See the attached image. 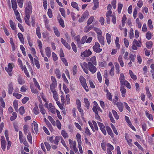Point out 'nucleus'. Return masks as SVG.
Here are the masks:
<instances>
[{
	"instance_id": "obj_1",
	"label": "nucleus",
	"mask_w": 154,
	"mask_h": 154,
	"mask_svg": "<svg viewBox=\"0 0 154 154\" xmlns=\"http://www.w3.org/2000/svg\"><path fill=\"white\" fill-rule=\"evenodd\" d=\"M80 65L83 71L86 74H88V69L92 73H95L97 71V68L94 65L91 64V63L88 62L87 63L84 62L82 63H81Z\"/></svg>"
},
{
	"instance_id": "obj_2",
	"label": "nucleus",
	"mask_w": 154,
	"mask_h": 154,
	"mask_svg": "<svg viewBox=\"0 0 154 154\" xmlns=\"http://www.w3.org/2000/svg\"><path fill=\"white\" fill-rule=\"evenodd\" d=\"M32 7L31 4L30 3H28L26 6L25 12L26 14V17L24 18L25 21L26 23L28 25H30L29 19L30 18V14L31 11Z\"/></svg>"
},
{
	"instance_id": "obj_3",
	"label": "nucleus",
	"mask_w": 154,
	"mask_h": 154,
	"mask_svg": "<svg viewBox=\"0 0 154 154\" xmlns=\"http://www.w3.org/2000/svg\"><path fill=\"white\" fill-rule=\"evenodd\" d=\"M79 80L82 86L86 92H88L89 91V89L85 79L82 76H81L79 78Z\"/></svg>"
},
{
	"instance_id": "obj_4",
	"label": "nucleus",
	"mask_w": 154,
	"mask_h": 154,
	"mask_svg": "<svg viewBox=\"0 0 154 154\" xmlns=\"http://www.w3.org/2000/svg\"><path fill=\"white\" fill-rule=\"evenodd\" d=\"M14 66L13 63H9L7 67H5L6 71L8 73L9 75H11V72L13 70V68Z\"/></svg>"
},
{
	"instance_id": "obj_5",
	"label": "nucleus",
	"mask_w": 154,
	"mask_h": 154,
	"mask_svg": "<svg viewBox=\"0 0 154 154\" xmlns=\"http://www.w3.org/2000/svg\"><path fill=\"white\" fill-rule=\"evenodd\" d=\"M88 124L91 128L93 132H95V130L96 131L98 130V128L96 122L94 121H93L92 122L90 121H88Z\"/></svg>"
},
{
	"instance_id": "obj_6",
	"label": "nucleus",
	"mask_w": 154,
	"mask_h": 154,
	"mask_svg": "<svg viewBox=\"0 0 154 154\" xmlns=\"http://www.w3.org/2000/svg\"><path fill=\"white\" fill-rule=\"evenodd\" d=\"M92 54V52L89 49L85 50L81 54V57L82 58H84L85 57H88Z\"/></svg>"
},
{
	"instance_id": "obj_7",
	"label": "nucleus",
	"mask_w": 154,
	"mask_h": 154,
	"mask_svg": "<svg viewBox=\"0 0 154 154\" xmlns=\"http://www.w3.org/2000/svg\"><path fill=\"white\" fill-rule=\"evenodd\" d=\"M38 125L37 123L34 121L32 123V132L37 134L38 132Z\"/></svg>"
},
{
	"instance_id": "obj_8",
	"label": "nucleus",
	"mask_w": 154,
	"mask_h": 154,
	"mask_svg": "<svg viewBox=\"0 0 154 154\" xmlns=\"http://www.w3.org/2000/svg\"><path fill=\"white\" fill-rule=\"evenodd\" d=\"M100 47L99 44L98 42H96L94 45L93 46V48L95 52L97 53H99L102 51V49L100 48Z\"/></svg>"
},
{
	"instance_id": "obj_9",
	"label": "nucleus",
	"mask_w": 154,
	"mask_h": 154,
	"mask_svg": "<svg viewBox=\"0 0 154 154\" xmlns=\"http://www.w3.org/2000/svg\"><path fill=\"white\" fill-rule=\"evenodd\" d=\"M89 15V13L88 11L84 12L82 14L81 18L79 19V22H82L85 19L88 18Z\"/></svg>"
},
{
	"instance_id": "obj_10",
	"label": "nucleus",
	"mask_w": 154,
	"mask_h": 154,
	"mask_svg": "<svg viewBox=\"0 0 154 154\" xmlns=\"http://www.w3.org/2000/svg\"><path fill=\"white\" fill-rule=\"evenodd\" d=\"M37 43L38 47L40 49V51L41 53V54L42 57H44L45 56V54L44 53L42 49V44L41 41L40 40H38Z\"/></svg>"
},
{
	"instance_id": "obj_11",
	"label": "nucleus",
	"mask_w": 154,
	"mask_h": 154,
	"mask_svg": "<svg viewBox=\"0 0 154 154\" xmlns=\"http://www.w3.org/2000/svg\"><path fill=\"white\" fill-rule=\"evenodd\" d=\"M48 109L52 113L55 114L56 113V109L54 106L51 103H49V107L48 108Z\"/></svg>"
},
{
	"instance_id": "obj_12",
	"label": "nucleus",
	"mask_w": 154,
	"mask_h": 154,
	"mask_svg": "<svg viewBox=\"0 0 154 154\" xmlns=\"http://www.w3.org/2000/svg\"><path fill=\"white\" fill-rule=\"evenodd\" d=\"M39 107L41 113L43 115L44 117H45V114H46L47 112L43 106L41 104H39Z\"/></svg>"
},
{
	"instance_id": "obj_13",
	"label": "nucleus",
	"mask_w": 154,
	"mask_h": 154,
	"mask_svg": "<svg viewBox=\"0 0 154 154\" xmlns=\"http://www.w3.org/2000/svg\"><path fill=\"white\" fill-rule=\"evenodd\" d=\"M120 91L121 93V95L123 97H125L126 96V90L123 86H121L120 88Z\"/></svg>"
},
{
	"instance_id": "obj_14",
	"label": "nucleus",
	"mask_w": 154,
	"mask_h": 154,
	"mask_svg": "<svg viewBox=\"0 0 154 154\" xmlns=\"http://www.w3.org/2000/svg\"><path fill=\"white\" fill-rule=\"evenodd\" d=\"M121 86H122L124 85H125L126 87L129 89L131 88V86L130 84L126 80H125L122 82H120Z\"/></svg>"
},
{
	"instance_id": "obj_15",
	"label": "nucleus",
	"mask_w": 154,
	"mask_h": 154,
	"mask_svg": "<svg viewBox=\"0 0 154 154\" xmlns=\"http://www.w3.org/2000/svg\"><path fill=\"white\" fill-rule=\"evenodd\" d=\"M61 41L63 45L68 49H70L71 48L70 45L67 43L65 40L63 38H61Z\"/></svg>"
},
{
	"instance_id": "obj_16",
	"label": "nucleus",
	"mask_w": 154,
	"mask_h": 154,
	"mask_svg": "<svg viewBox=\"0 0 154 154\" xmlns=\"http://www.w3.org/2000/svg\"><path fill=\"white\" fill-rule=\"evenodd\" d=\"M88 62L91 63V64L96 66L97 65V61L96 57L95 56H94L91 57L90 60Z\"/></svg>"
},
{
	"instance_id": "obj_17",
	"label": "nucleus",
	"mask_w": 154,
	"mask_h": 154,
	"mask_svg": "<svg viewBox=\"0 0 154 154\" xmlns=\"http://www.w3.org/2000/svg\"><path fill=\"white\" fill-rule=\"evenodd\" d=\"M122 57V55H119L118 58V60L119 62L120 66L122 67H123L124 66V63L123 61Z\"/></svg>"
},
{
	"instance_id": "obj_18",
	"label": "nucleus",
	"mask_w": 154,
	"mask_h": 154,
	"mask_svg": "<svg viewBox=\"0 0 154 154\" xmlns=\"http://www.w3.org/2000/svg\"><path fill=\"white\" fill-rule=\"evenodd\" d=\"M105 91L106 92V96L107 98L110 101H112V96L111 93L108 89H106Z\"/></svg>"
},
{
	"instance_id": "obj_19",
	"label": "nucleus",
	"mask_w": 154,
	"mask_h": 154,
	"mask_svg": "<svg viewBox=\"0 0 154 154\" xmlns=\"http://www.w3.org/2000/svg\"><path fill=\"white\" fill-rule=\"evenodd\" d=\"M45 52L46 56L48 57H49L51 54V49L50 48L48 47H46L45 48Z\"/></svg>"
},
{
	"instance_id": "obj_20",
	"label": "nucleus",
	"mask_w": 154,
	"mask_h": 154,
	"mask_svg": "<svg viewBox=\"0 0 154 154\" xmlns=\"http://www.w3.org/2000/svg\"><path fill=\"white\" fill-rule=\"evenodd\" d=\"M8 93L9 94H12L13 91V88L12 84V83H10L8 86Z\"/></svg>"
},
{
	"instance_id": "obj_21",
	"label": "nucleus",
	"mask_w": 154,
	"mask_h": 154,
	"mask_svg": "<svg viewBox=\"0 0 154 154\" xmlns=\"http://www.w3.org/2000/svg\"><path fill=\"white\" fill-rule=\"evenodd\" d=\"M17 36L21 42L23 44H24V41L23 34L21 33H18Z\"/></svg>"
},
{
	"instance_id": "obj_22",
	"label": "nucleus",
	"mask_w": 154,
	"mask_h": 154,
	"mask_svg": "<svg viewBox=\"0 0 154 154\" xmlns=\"http://www.w3.org/2000/svg\"><path fill=\"white\" fill-rule=\"evenodd\" d=\"M106 39L108 44H110L112 41L111 36L110 34L107 33L106 35Z\"/></svg>"
},
{
	"instance_id": "obj_23",
	"label": "nucleus",
	"mask_w": 154,
	"mask_h": 154,
	"mask_svg": "<svg viewBox=\"0 0 154 154\" xmlns=\"http://www.w3.org/2000/svg\"><path fill=\"white\" fill-rule=\"evenodd\" d=\"M87 38V36L86 35H85L83 36L81 40L79 42V47H80L81 46V45H83L84 44V43L86 42V40Z\"/></svg>"
},
{
	"instance_id": "obj_24",
	"label": "nucleus",
	"mask_w": 154,
	"mask_h": 154,
	"mask_svg": "<svg viewBox=\"0 0 154 154\" xmlns=\"http://www.w3.org/2000/svg\"><path fill=\"white\" fill-rule=\"evenodd\" d=\"M21 68L22 70L23 71H24L25 73L27 76L28 77H29V72L27 70V69L26 68V66L25 65L24 66H22L20 67Z\"/></svg>"
},
{
	"instance_id": "obj_25",
	"label": "nucleus",
	"mask_w": 154,
	"mask_h": 154,
	"mask_svg": "<svg viewBox=\"0 0 154 154\" xmlns=\"http://www.w3.org/2000/svg\"><path fill=\"white\" fill-rule=\"evenodd\" d=\"M116 105L120 111L122 112L123 109V103L122 102H119L117 103Z\"/></svg>"
},
{
	"instance_id": "obj_26",
	"label": "nucleus",
	"mask_w": 154,
	"mask_h": 154,
	"mask_svg": "<svg viewBox=\"0 0 154 154\" xmlns=\"http://www.w3.org/2000/svg\"><path fill=\"white\" fill-rule=\"evenodd\" d=\"M97 38L99 42L101 45H104V37L102 35H100L97 36Z\"/></svg>"
},
{
	"instance_id": "obj_27",
	"label": "nucleus",
	"mask_w": 154,
	"mask_h": 154,
	"mask_svg": "<svg viewBox=\"0 0 154 154\" xmlns=\"http://www.w3.org/2000/svg\"><path fill=\"white\" fill-rule=\"evenodd\" d=\"M11 2L13 10L17 9V5L16 0H11Z\"/></svg>"
},
{
	"instance_id": "obj_28",
	"label": "nucleus",
	"mask_w": 154,
	"mask_h": 154,
	"mask_svg": "<svg viewBox=\"0 0 154 154\" xmlns=\"http://www.w3.org/2000/svg\"><path fill=\"white\" fill-rule=\"evenodd\" d=\"M125 137L126 140L127 141V142L128 143V144L131 146L132 145V140L131 139H129L128 138V136L127 134H125Z\"/></svg>"
},
{
	"instance_id": "obj_29",
	"label": "nucleus",
	"mask_w": 154,
	"mask_h": 154,
	"mask_svg": "<svg viewBox=\"0 0 154 154\" xmlns=\"http://www.w3.org/2000/svg\"><path fill=\"white\" fill-rule=\"evenodd\" d=\"M71 5L73 8L77 9L78 11L79 10L78 4L75 2H71Z\"/></svg>"
},
{
	"instance_id": "obj_30",
	"label": "nucleus",
	"mask_w": 154,
	"mask_h": 154,
	"mask_svg": "<svg viewBox=\"0 0 154 154\" xmlns=\"http://www.w3.org/2000/svg\"><path fill=\"white\" fill-rule=\"evenodd\" d=\"M133 43L138 47H140L142 45V43L141 41H137L135 39H134L133 41Z\"/></svg>"
},
{
	"instance_id": "obj_31",
	"label": "nucleus",
	"mask_w": 154,
	"mask_h": 154,
	"mask_svg": "<svg viewBox=\"0 0 154 154\" xmlns=\"http://www.w3.org/2000/svg\"><path fill=\"white\" fill-rule=\"evenodd\" d=\"M129 73L131 77L134 80H135L137 79V77L134 74L131 70H129Z\"/></svg>"
},
{
	"instance_id": "obj_32",
	"label": "nucleus",
	"mask_w": 154,
	"mask_h": 154,
	"mask_svg": "<svg viewBox=\"0 0 154 154\" xmlns=\"http://www.w3.org/2000/svg\"><path fill=\"white\" fill-rule=\"evenodd\" d=\"M106 129L108 134L112 137H113V134L111 128L108 126H107L106 127Z\"/></svg>"
},
{
	"instance_id": "obj_33",
	"label": "nucleus",
	"mask_w": 154,
	"mask_h": 154,
	"mask_svg": "<svg viewBox=\"0 0 154 154\" xmlns=\"http://www.w3.org/2000/svg\"><path fill=\"white\" fill-rule=\"evenodd\" d=\"M94 6L93 7V9L94 10H96L98 7L99 2L98 0H93Z\"/></svg>"
},
{
	"instance_id": "obj_34",
	"label": "nucleus",
	"mask_w": 154,
	"mask_h": 154,
	"mask_svg": "<svg viewBox=\"0 0 154 154\" xmlns=\"http://www.w3.org/2000/svg\"><path fill=\"white\" fill-rule=\"evenodd\" d=\"M94 29L97 34V36L102 35V32L100 29L97 28H94Z\"/></svg>"
},
{
	"instance_id": "obj_35",
	"label": "nucleus",
	"mask_w": 154,
	"mask_h": 154,
	"mask_svg": "<svg viewBox=\"0 0 154 154\" xmlns=\"http://www.w3.org/2000/svg\"><path fill=\"white\" fill-rule=\"evenodd\" d=\"M84 101L85 104V106L88 109H89L90 106V103L88 99L84 98Z\"/></svg>"
},
{
	"instance_id": "obj_36",
	"label": "nucleus",
	"mask_w": 154,
	"mask_h": 154,
	"mask_svg": "<svg viewBox=\"0 0 154 154\" xmlns=\"http://www.w3.org/2000/svg\"><path fill=\"white\" fill-rule=\"evenodd\" d=\"M9 23L11 28L13 30H15L16 29L15 23L13 22L12 20H10Z\"/></svg>"
},
{
	"instance_id": "obj_37",
	"label": "nucleus",
	"mask_w": 154,
	"mask_h": 154,
	"mask_svg": "<svg viewBox=\"0 0 154 154\" xmlns=\"http://www.w3.org/2000/svg\"><path fill=\"white\" fill-rule=\"evenodd\" d=\"M55 73L56 74L57 78L60 79L61 77L60 72V70L58 69H56L55 70Z\"/></svg>"
},
{
	"instance_id": "obj_38",
	"label": "nucleus",
	"mask_w": 154,
	"mask_h": 154,
	"mask_svg": "<svg viewBox=\"0 0 154 154\" xmlns=\"http://www.w3.org/2000/svg\"><path fill=\"white\" fill-rule=\"evenodd\" d=\"M145 114L146 117L150 120H153V118L152 115V114H149L148 111H146L145 112Z\"/></svg>"
},
{
	"instance_id": "obj_39",
	"label": "nucleus",
	"mask_w": 154,
	"mask_h": 154,
	"mask_svg": "<svg viewBox=\"0 0 154 154\" xmlns=\"http://www.w3.org/2000/svg\"><path fill=\"white\" fill-rule=\"evenodd\" d=\"M36 34L38 37L39 38H40L41 37V34L40 32V28L38 27H37L36 28Z\"/></svg>"
},
{
	"instance_id": "obj_40",
	"label": "nucleus",
	"mask_w": 154,
	"mask_h": 154,
	"mask_svg": "<svg viewBox=\"0 0 154 154\" xmlns=\"http://www.w3.org/2000/svg\"><path fill=\"white\" fill-rule=\"evenodd\" d=\"M107 151H112L114 149V147L112 145L109 143H108L107 144Z\"/></svg>"
},
{
	"instance_id": "obj_41",
	"label": "nucleus",
	"mask_w": 154,
	"mask_h": 154,
	"mask_svg": "<svg viewBox=\"0 0 154 154\" xmlns=\"http://www.w3.org/2000/svg\"><path fill=\"white\" fill-rule=\"evenodd\" d=\"M77 140L78 143H82V141L81 139V136L79 133H77L76 135Z\"/></svg>"
},
{
	"instance_id": "obj_42",
	"label": "nucleus",
	"mask_w": 154,
	"mask_h": 154,
	"mask_svg": "<svg viewBox=\"0 0 154 154\" xmlns=\"http://www.w3.org/2000/svg\"><path fill=\"white\" fill-rule=\"evenodd\" d=\"M33 81L34 82L35 85L38 88L39 91L41 90V88L38 83L37 82L36 79L35 78L33 79Z\"/></svg>"
},
{
	"instance_id": "obj_43",
	"label": "nucleus",
	"mask_w": 154,
	"mask_h": 154,
	"mask_svg": "<svg viewBox=\"0 0 154 154\" xmlns=\"http://www.w3.org/2000/svg\"><path fill=\"white\" fill-rule=\"evenodd\" d=\"M29 126L27 125H25L23 126V131L24 134H26L29 131Z\"/></svg>"
},
{
	"instance_id": "obj_44",
	"label": "nucleus",
	"mask_w": 154,
	"mask_h": 154,
	"mask_svg": "<svg viewBox=\"0 0 154 154\" xmlns=\"http://www.w3.org/2000/svg\"><path fill=\"white\" fill-rule=\"evenodd\" d=\"M33 111V113L36 115L38 114L39 113L38 108L36 106L34 108Z\"/></svg>"
},
{
	"instance_id": "obj_45",
	"label": "nucleus",
	"mask_w": 154,
	"mask_h": 154,
	"mask_svg": "<svg viewBox=\"0 0 154 154\" xmlns=\"http://www.w3.org/2000/svg\"><path fill=\"white\" fill-rule=\"evenodd\" d=\"M80 39V37L79 35H77L74 38V39L77 41L78 47H79Z\"/></svg>"
},
{
	"instance_id": "obj_46",
	"label": "nucleus",
	"mask_w": 154,
	"mask_h": 154,
	"mask_svg": "<svg viewBox=\"0 0 154 154\" xmlns=\"http://www.w3.org/2000/svg\"><path fill=\"white\" fill-rule=\"evenodd\" d=\"M60 140V137L59 136H56L55 138V140L54 141L53 143L56 145H58Z\"/></svg>"
},
{
	"instance_id": "obj_47",
	"label": "nucleus",
	"mask_w": 154,
	"mask_h": 154,
	"mask_svg": "<svg viewBox=\"0 0 154 154\" xmlns=\"http://www.w3.org/2000/svg\"><path fill=\"white\" fill-rule=\"evenodd\" d=\"M61 134L64 138L68 137V135L66 132L63 130L61 131Z\"/></svg>"
},
{
	"instance_id": "obj_48",
	"label": "nucleus",
	"mask_w": 154,
	"mask_h": 154,
	"mask_svg": "<svg viewBox=\"0 0 154 154\" xmlns=\"http://www.w3.org/2000/svg\"><path fill=\"white\" fill-rule=\"evenodd\" d=\"M112 112L115 118L117 120L118 119H119V116L116 112L114 110H112Z\"/></svg>"
},
{
	"instance_id": "obj_49",
	"label": "nucleus",
	"mask_w": 154,
	"mask_h": 154,
	"mask_svg": "<svg viewBox=\"0 0 154 154\" xmlns=\"http://www.w3.org/2000/svg\"><path fill=\"white\" fill-rule=\"evenodd\" d=\"M13 95L17 99H20L22 96V95L19 94L14 92L13 93Z\"/></svg>"
},
{
	"instance_id": "obj_50",
	"label": "nucleus",
	"mask_w": 154,
	"mask_h": 154,
	"mask_svg": "<svg viewBox=\"0 0 154 154\" xmlns=\"http://www.w3.org/2000/svg\"><path fill=\"white\" fill-rule=\"evenodd\" d=\"M27 138L29 142L31 143L32 144V137L31 134L30 132L28 133L27 136Z\"/></svg>"
},
{
	"instance_id": "obj_51",
	"label": "nucleus",
	"mask_w": 154,
	"mask_h": 154,
	"mask_svg": "<svg viewBox=\"0 0 154 154\" xmlns=\"http://www.w3.org/2000/svg\"><path fill=\"white\" fill-rule=\"evenodd\" d=\"M13 104L14 106V108L15 109H18V101L17 100H15L14 101Z\"/></svg>"
},
{
	"instance_id": "obj_52",
	"label": "nucleus",
	"mask_w": 154,
	"mask_h": 154,
	"mask_svg": "<svg viewBox=\"0 0 154 154\" xmlns=\"http://www.w3.org/2000/svg\"><path fill=\"white\" fill-rule=\"evenodd\" d=\"M126 19L127 18L126 15L125 14L123 16L122 20V25L123 27H124L125 25V22Z\"/></svg>"
},
{
	"instance_id": "obj_53",
	"label": "nucleus",
	"mask_w": 154,
	"mask_h": 154,
	"mask_svg": "<svg viewBox=\"0 0 154 154\" xmlns=\"http://www.w3.org/2000/svg\"><path fill=\"white\" fill-rule=\"evenodd\" d=\"M19 111L20 114L23 115L25 112L24 108L23 106H21L19 109Z\"/></svg>"
},
{
	"instance_id": "obj_54",
	"label": "nucleus",
	"mask_w": 154,
	"mask_h": 154,
	"mask_svg": "<svg viewBox=\"0 0 154 154\" xmlns=\"http://www.w3.org/2000/svg\"><path fill=\"white\" fill-rule=\"evenodd\" d=\"M63 89L66 94L68 93L69 92V90L66 85L64 84H63Z\"/></svg>"
},
{
	"instance_id": "obj_55",
	"label": "nucleus",
	"mask_w": 154,
	"mask_h": 154,
	"mask_svg": "<svg viewBox=\"0 0 154 154\" xmlns=\"http://www.w3.org/2000/svg\"><path fill=\"white\" fill-rule=\"evenodd\" d=\"M6 141L1 142V146L2 149L5 151L6 148Z\"/></svg>"
},
{
	"instance_id": "obj_56",
	"label": "nucleus",
	"mask_w": 154,
	"mask_h": 154,
	"mask_svg": "<svg viewBox=\"0 0 154 154\" xmlns=\"http://www.w3.org/2000/svg\"><path fill=\"white\" fill-rule=\"evenodd\" d=\"M123 7V5L120 3L118 4V13L120 14L121 12L122 9Z\"/></svg>"
},
{
	"instance_id": "obj_57",
	"label": "nucleus",
	"mask_w": 154,
	"mask_h": 154,
	"mask_svg": "<svg viewBox=\"0 0 154 154\" xmlns=\"http://www.w3.org/2000/svg\"><path fill=\"white\" fill-rule=\"evenodd\" d=\"M71 46L73 51L75 53H76L77 51L76 46L73 42L72 43Z\"/></svg>"
},
{
	"instance_id": "obj_58",
	"label": "nucleus",
	"mask_w": 154,
	"mask_h": 154,
	"mask_svg": "<svg viewBox=\"0 0 154 154\" xmlns=\"http://www.w3.org/2000/svg\"><path fill=\"white\" fill-rule=\"evenodd\" d=\"M53 94V97L55 101H57L58 100L57 97V91H55L52 92Z\"/></svg>"
},
{
	"instance_id": "obj_59",
	"label": "nucleus",
	"mask_w": 154,
	"mask_h": 154,
	"mask_svg": "<svg viewBox=\"0 0 154 154\" xmlns=\"http://www.w3.org/2000/svg\"><path fill=\"white\" fill-rule=\"evenodd\" d=\"M55 123L57 127L60 130L61 129V125L60 122L58 120H57Z\"/></svg>"
},
{
	"instance_id": "obj_60",
	"label": "nucleus",
	"mask_w": 154,
	"mask_h": 154,
	"mask_svg": "<svg viewBox=\"0 0 154 154\" xmlns=\"http://www.w3.org/2000/svg\"><path fill=\"white\" fill-rule=\"evenodd\" d=\"M93 27L92 26H86L85 27L84 29V31L85 32H87L90 31L92 28Z\"/></svg>"
},
{
	"instance_id": "obj_61",
	"label": "nucleus",
	"mask_w": 154,
	"mask_h": 154,
	"mask_svg": "<svg viewBox=\"0 0 154 154\" xmlns=\"http://www.w3.org/2000/svg\"><path fill=\"white\" fill-rule=\"evenodd\" d=\"M97 77L99 82H101L102 81V76L100 72H97Z\"/></svg>"
},
{
	"instance_id": "obj_62",
	"label": "nucleus",
	"mask_w": 154,
	"mask_h": 154,
	"mask_svg": "<svg viewBox=\"0 0 154 154\" xmlns=\"http://www.w3.org/2000/svg\"><path fill=\"white\" fill-rule=\"evenodd\" d=\"M57 85L51 84L50 85V89L52 92L56 91L55 90V88L56 87Z\"/></svg>"
},
{
	"instance_id": "obj_63",
	"label": "nucleus",
	"mask_w": 154,
	"mask_h": 154,
	"mask_svg": "<svg viewBox=\"0 0 154 154\" xmlns=\"http://www.w3.org/2000/svg\"><path fill=\"white\" fill-rule=\"evenodd\" d=\"M94 19V17L93 16L91 17L88 19L87 22V24L88 25L91 24Z\"/></svg>"
},
{
	"instance_id": "obj_64",
	"label": "nucleus",
	"mask_w": 154,
	"mask_h": 154,
	"mask_svg": "<svg viewBox=\"0 0 154 154\" xmlns=\"http://www.w3.org/2000/svg\"><path fill=\"white\" fill-rule=\"evenodd\" d=\"M17 117V113L15 112H14L12 113V116L10 118L11 120V121L14 120Z\"/></svg>"
}]
</instances>
